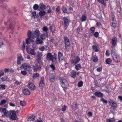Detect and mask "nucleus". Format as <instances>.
I'll list each match as a JSON object with an SVG mask.
<instances>
[{
  "mask_svg": "<svg viewBox=\"0 0 122 122\" xmlns=\"http://www.w3.org/2000/svg\"><path fill=\"white\" fill-rule=\"evenodd\" d=\"M58 58L59 60H62L63 59L62 54L60 51L58 52Z\"/></svg>",
  "mask_w": 122,
  "mask_h": 122,
  "instance_id": "aec40b11",
  "label": "nucleus"
},
{
  "mask_svg": "<svg viewBox=\"0 0 122 122\" xmlns=\"http://www.w3.org/2000/svg\"><path fill=\"white\" fill-rule=\"evenodd\" d=\"M6 102V100H3L1 101V102L0 103V105H2L5 104Z\"/></svg>",
  "mask_w": 122,
  "mask_h": 122,
  "instance_id": "58836bf2",
  "label": "nucleus"
},
{
  "mask_svg": "<svg viewBox=\"0 0 122 122\" xmlns=\"http://www.w3.org/2000/svg\"><path fill=\"white\" fill-rule=\"evenodd\" d=\"M39 8L40 9H39V10H44L46 9V6L45 5L42 3H40L39 5Z\"/></svg>",
  "mask_w": 122,
  "mask_h": 122,
  "instance_id": "a211bd4d",
  "label": "nucleus"
},
{
  "mask_svg": "<svg viewBox=\"0 0 122 122\" xmlns=\"http://www.w3.org/2000/svg\"><path fill=\"white\" fill-rule=\"evenodd\" d=\"M80 60V59L78 57H76L74 60H72L71 62L72 64H76Z\"/></svg>",
  "mask_w": 122,
  "mask_h": 122,
  "instance_id": "ddd939ff",
  "label": "nucleus"
},
{
  "mask_svg": "<svg viewBox=\"0 0 122 122\" xmlns=\"http://www.w3.org/2000/svg\"><path fill=\"white\" fill-rule=\"evenodd\" d=\"M99 33L97 32H96L94 34V36L96 37H97L98 36Z\"/></svg>",
  "mask_w": 122,
  "mask_h": 122,
  "instance_id": "4d7b16f0",
  "label": "nucleus"
},
{
  "mask_svg": "<svg viewBox=\"0 0 122 122\" xmlns=\"http://www.w3.org/2000/svg\"><path fill=\"white\" fill-rule=\"evenodd\" d=\"M50 66L52 70H53L55 69V67L53 65H49Z\"/></svg>",
  "mask_w": 122,
  "mask_h": 122,
  "instance_id": "8fccbe9b",
  "label": "nucleus"
},
{
  "mask_svg": "<svg viewBox=\"0 0 122 122\" xmlns=\"http://www.w3.org/2000/svg\"><path fill=\"white\" fill-rule=\"evenodd\" d=\"M4 71L5 72H7L8 71H9V69H8L5 68L4 70Z\"/></svg>",
  "mask_w": 122,
  "mask_h": 122,
  "instance_id": "0e129e2a",
  "label": "nucleus"
},
{
  "mask_svg": "<svg viewBox=\"0 0 122 122\" xmlns=\"http://www.w3.org/2000/svg\"><path fill=\"white\" fill-rule=\"evenodd\" d=\"M75 68L76 69L78 70L80 69L81 68V65L80 64H77Z\"/></svg>",
  "mask_w": 122,
  "mask_h": 122,
  "instance_id": "c85d7f7f",
  "label": "nucleus"
},
{
  "mask_svg": "<svg viewBox=\"0 0 122 122\" xmlns=\"http://www.w3.org/2000/svg\"><path fill=\"white\" fill-rule=\"evenodd\" d=\"M111 106L113 108H116L117 107V104L116 103L113 102L112 103V105Z\"/></svg>",
  "mask_w": 122,
  "mask_h": 122,
  "instance_id": "49530a36",
  "label": "nucleus"
},
{
  "mask_svg": "<svg viewBox=\"0 0 122 122\" xmlns=\"http://www.w3.org/2000/svg\"><path fill=\"white\" fill-rule=\"evenodd\" d=\"M101 100L103 102V103H104L106 104L107 103V101L106 100H105L103 98H102L101 99Z\"/></svg>",
  "mask_w": 122,
  "mask_h": 122,
  "instance_id": "09e8293b",
  "label": "nucleus"
},
{
  "mask_svg": "<svg viewBox=\"0 0 122 122\" xmlns=\"http://www.w3.org/2000/svg\"><path fill=\"white\" fill-rule=\"evenodd\" d=\"M21 73L22 75H25L26 74L27 72L25 71H22L21 72Z\"/></svg>",
  "mask_w": 122,
  "mask_h": 122,
  "instance_id": "603ef678",
  "label": "nucleus"
},
{
  "mask_svg": "<svg viewBox=\"0 0 122 122\" xmlns=\"http://www.w3.org/2000/svg\"><path fill=\"white\" fill-rule=\"evenodd\" d=\"M33 68L34 71L35 72H37L38 70H40L41 67L38 65L36 64L33 66Z\"/></svg>",
  "mask_w": 122,
  "mask_h": 122,
  "instance_id": "1a4fd4ad",
  "label": "nucleus"
},
{
  "mask_svg": "<svg viewBox=\"0 0 122 122\" xmlns=\"http://www.w3.org/2000/svg\"><path fill=\"white\" fill-rule=\"evenodd\" d=\"M42 30L43 31H47V30H48V29L47 28L45 27L44 26Z\"/></svg>",
  "mask_w": 122,
  "mask_h": 122,
  "instance_id": "6e6d98bb",
  "label": "nucleus"
},
{
  "mask_svg": "<svg viewBox=\"0 0 122 122\" xmlns=\"http://www.w3.org/2000/svg\"><path fill=\"white\" fill-rule=\"evenodd\" d=\"M64 23L65 24V29H66L67 28V26L69 25L68 22V20L67 19H65L64 20Z\"/></svg>",
  "mask_w": 122,
  "mask_h": 122,
  "instance_id": "dca6fc26",
  "label": "nucleus"
},
{
  "mask_svg": "<svg viewBox=\"0 0 122 122\" xmlns=\"http://www.w3.org/2000/svg\"><path fill=\"white\" fill-rule=\"evenodd\" d=\"M117 39L115 37H113L112 39V46L113 47L117 45Z\"/></svg>",
  "mask_w": 122,
  "mask_h": 122,
  "instance_id": "9d476101",
  "label": "nucleus"
},
{
  "mask_svg": "<svg viewBox=\"0 0 122 122\" xmlns=\"http://www.w3.org/2000/svg\"><path fill=\"white\" fill-rule=\"evenodd\" d=\"M76 72L73 71L71 73V76L73 78H75L76 76Z\"/></svg>",
  "mask_w": 122,
  "mask_h": 122,
  "instance_id": "393cba45",
  "label": "nucleus"
},
{
  "mask_svg": "<svg viewBox=\"0 0 122 122\" xmlns=\"http://www.w3.org/2000/svg\"><path fill=\"white\" fill-rule=\"evenodd\" d=\"M4 75V72L3 70H0V77L1 76H3Z\"/></svg>",
  "mask_w": 122,
  "mask_h": 122,
  "instance_id": "a18cd8bd",
  "label": "nucleus"
},
{
  "mask_svg": "<svg viewBox=\"0 0 122 122\" xmlns=\"http://www.w3.org/2000/svg\"><path fill=\"white\" fill-rule=\"evenodd\" d=\"M94 94L95 96L98 97H103V94L99 92H95Z\"/></svg>",
  "mask_w": 122,
  "mask_h": 122,
  "instance_id": "2eb2a0df",
  "label": "nucleus"
},
{
  "mask_svg": "<svg viewBox=\"0 0 122 122\" xmlns=\"http://www.w3.org/2000/svg\"><path fill=\"white\" fill-rule=\"evenodd\" d=\"M47 46H43L39 48V50L42 51H44V49H45L46 48H47Z\"/></svg>",
  "mask_w": 122,
  "mask_h": 122,
  "instance_id": "79ce46f5",
  "label": "nucleus"
},
{
  "mask_svg": "<svg viewBox=\"0 0 122 122\" xmlns=\"http://www.w3.org/2000/svg\"><path fill=\"white\" fill-rule=\"evenodd\" d=\"M43 43V41L42 40L40 39L37 38L36 39V43L38 44H41Z\"/></svg>",
  "mask_w": 122,
  "mask_h": 122,
  "instance_id": "a878e982",
  "label": "nucleus"
},
{
  "mask_svg": "<svg viewBox=\"0 0 122 122\" xmlns=\"http://www.w3.org/2000/svg\"><path fill=\"white\" fill-rule=\"evenodd\" d=\"M112 60L110 58H108L107 59L106 61V63L107 64H109L111 62Z\"/></svg>",
  "mask_w": 122,
  "mask_h": 122,
  "instance_id": "7c9ffc66",
  "label": "nucleus"
},
{
  "mask_svg": "<svg viewBox=\"0 0 122 122\" xmlns=\"http://www.w3.org/2000/svg\"><path fill=\"white\" fill-rule=\"evenodd\" d=\"M39 7V6L37 4H36L34 5L33 8L34 10H36L38 9Z\"/></svg>",
  "mask_w": 122,
  "mask_h": 122,
  "instance_id": "2f4dec72",
  "label": "nucleus"
},
{
  "mask_svg": "<svg viewBox=\"0 0 122 122\" xmlns=\"http://www.w3.org/2000/svg\"><path fill=\"white\" fill-rule=\"evenodd\" d=\"M35 116L34 115L30 116L28 118V121H34L35 119Z\"/></svg>",
  "mask_w": 122,
  "mask_h": 122,
  "instance_id": "412c9836",
  "label": "nucleus"
},
{
  "mask_svg": "<svg viewBox=\"0 0 122 122\" xmlns=\"http://www.w3.org/2000/svg\"><path fill=\"white\" fill-rule=\"evenodd\" d=\"M112 19L111 21V25L113 27H115L117 25V22L115 20V16L114 14H112Z\"/></svg>",
  "mask_w": 122,
  "mask_h": 122,
  "instance_id": "20e7f679",
  "label": "nucleus"
},
{
  "mask_svg": "<svg viewBox=\"0 0 122 122\" xmlns=\"http://www.w3.org/2000/svg\"><path fill=\"white\" fill-rule=\"evenodd\" d=\"M66 108V105H64L62 107V108L61 109V110L63 111H65Z\"/></svg>",
  "mask_w": 122,
  "mask_h": 122,
  "instance_id": "3c124183",
  "label": "nucleus"
},
{
  "mask_svg": "<svg viewBox=\"0 0 122 122\" xmlns=\"http://www.w3.org/2000/svg\"><path fill=\"white\" fill-rule=\"evenodd\" d=\"M52 62L54 64L56 63V58H55V56H54V57L52 60Z\"/></svg>",
  "mask_w": 122,
  "mask_h": 122,
  "instance_id": "ea45409f",
  "label": "nucleus"
},
{
  "mask_svg": "<svg viewBox=\"0 0 122 122\" xmlns=\"http://www.w3.org/2000/svg\"><path fill=\"white\" fill-rule=\"evenodd\" d=\"M17 63L18 65H20L21 64L20 61L23 60V58L21 55H19L17 56Z\"/></svg>",
  "mask_w": 122,
  "mask_h": 122,
  "instance_id": "9b49d317",
  "label": "nucleus"
},
{
  "mask_svg": "<svg viewBox=\"0 0 122 122\" xmlns=\"http://www.w3.org/2000/svg\"><path fill=\"white\" fill-rule=\"evenodd\" d=\"M10 106L12 107H14L15 106V105L14 104L11 102H10Z\"/></svg>",
  "mask_w": 122,
  "mask_h": 122,
  "instance_id": "69168bd1",
  "label": "nucleus"
},
{
  "mask_svg": "<svg viewBox=\"0 0 122 122\" xmlns=\"http://www.w3.org/2000/svg\"><path fill=\"white\" fill-rule=\"evenodd\" d=\"M113 60L116 62H118L120 61L119 56L117 54L112 56Z\"/></svg>",
  "mask_w": 122,
  "mask_h": 122,
  "instance_id": "39448f33",
  "label": "nucleus"
},
{
  "mask_svg": "<svg viewBox=\"0 0 122 122\" xmlns=\"http://www.w3.org/2000/svg\"><path fill=\"white\" fill-rule=\"evenodd\" d=\"M115 119L113 118H111L110 119H107V121L108 122H112L114 121Z\"/></svg>",
  "mask_w": 122,
  "mask_h": 122,
  "instance_id": "e433bc0d",
  "label": "nucleus"
},
{
  "mask_svg": "<svg viewBox=\"0 0 122 122\" xmlns=\"http://www.w3.org/2000/svg\"><path fill=\"white\" fill-rule=\"evenodd\" d=\"M16 112L14 111H11L8 112L7 115L12 120H16L17 118Z\"/></svg>",
  "mask_w": 122,
  "mask_h": 122,
  "instance_id": "f03ea898",
  "label": "nucleus"
},
{
  "mask_svg": "<svg viewBox=\"0 0 122 122\" xmlns=\"http://www.w3.org/2000/svg\"><path fill=\"white\" fill-rule=\"evenodd\" d=\"M86 20V17L85 15H83L82 16V17L81 19L82 21H85Z\"/></svg>",
  "mask_w": 122,
  "mask_h": 122,
  "instance_id": "4c0bfd02",
  "label": "nucleus"
},
{
  "mask_svg": "<svg viewBox=\"0 0 122 122\" xmlns=\"http://www.w3.org/2000/svg\"><path fill=\"white\" fill-rule=\"evenodd\" d=\"M95 28L94 27H92L90 28V30L93 33L94 31Z\"/></svg>",
  "mask_w": 122,
  "mask_h": 122,
  "instance_id": "5fc2aeb1",
  "label": "nucleus"
},
{
  "mask_svg": "<svg viewBox=\"0 0 122 122\" xmlns=\"http://www.w3.org/2000/svg\"><path fill=\"white\" fill-rule=\"evenodd\" d=\"M39 73H35L33 75V78H35L36 77H39Z\"/></svg>",
  "mask_w": 122,
  "mask_h": 122,
  "instance_id": "473e14b6",
  "label": "nucleus"
},
{
  "mask_svg": "<svg viewBox=\"0 0 122 122\" xmlns=\"http://www.w3.org/2000/svg\"><path fill=\"white\" fill-rule=\"evenodd\" d=\"M104 1V0H102L101 3L103 4L104 5H106V3Z\"/></svg>",
  "mask_w": 122,
  "mask_h": 122,
  "instance_id": "680f3d73",
  "label": "nucleus"
},
{
  "mask_svg": "<svg viewBox=\"0 0 122 122\" xmlns=\"http://www.w3.org/2000/svg\"><path fill=\"white\" fill-rule=\"evenodd\" d=\"M61 85L62 86H64V85H67V83L66 80L64 79H63L61 80Z\"/></svg>",
  "mask_w": 122,
  "mask_h": 122,
  "instance_id": "f3484780",
  "label": "nucleus"
},
{
  "mask_svg": "<svg viewBox=\"0 0 122 122\" xmlns=\"http://www.w3.org/2000/svg\"><path fill=\"white\" fill-rule=\"evenodd\" d=\"M42 53H39L38 54L37 56L36 57L37 58V60L38 61H40L41 59V57L42 56Z\"/></svg>",
  "mask_w": 122,
  "mask_h": 122,
  "instance_id": "4be33fe9",
  "label": "nucleus"
},
{
  "mask_svg": "<svg viewBox=\"0 0 122 122\" xmlns=\"http://www.w3.org/2000/svg\"><path fill=\"white\" fill-rule=\"evenodd\" d=\"M23 93L26 95H29L30 94V91L27 89H24L23 91Z\"/></svg>",
  "mask_w": 122,
  "mask_h": 122,
  "instance_id": "4468645a",
  "label": "nucleus"
},
{
  "mask_svg": "<svg viewBox=\"0 0 122 122\" xmlns=\"http://www.w3.org/2000/svg\"><path fill=\"white\" fill-rule=\"evenodd\" d=\"M2 81H5L8 79V77L7 76H4L1 78Z\"/></svg>",
  "mask_w": 122,
  "mask_h": 122,
  "instance_id": "a19ab883",
  "label": "nucleus"
},
{
  "mask_svg": "<svg viewBox=\"0 0 122 122\" xmlns=\"http://www.w3.org/2000/svg\"><path fill=\"white\" fill-rule=\"evenodd\" d=\"M53 56L50 53H48L46 55V58L47 60H51Z\"/></svg>",
  "mask_w": 122,
  "mask_h": 122,
  "instance_id": "6ab92c4d",
  "label": "nucleus"
},
{
  "mask_svg": "<svg viewBox=\"0 0 122 122\" xmlns=\"http://www.w3.org/2000/svg\"><path fill=\"white\" fill-rule=\"evenodd\" d=\"M28 87L32 90H35L36 89V87L34 84L32 83H29L27 85Z\"/></svg>",
  "mask_w": 122,
  "mask_h": 122,
  "instance_id": "0eeeda50",
  "label": "nucleus"
},
{
  "mask_svg": "<svg viewBox=\"0 0 122 122\" xmlns=\"http://www.w3.org/2000/svg\"><path fill=\"white\" fill-rule=\"evenodd\" d=\"M5 87L4 85H0V89H4L5 88Z\"/></svg>",
  "mask_w": 122,
  "mask_h": 122,
  "instance_id": "de8ad7c7",
  "label": "nucleus"
},
{
  "mask_svg": "<svg viewBox=\"0 0 122 122\" xmlns=\"http://www.w3.org/2000/svg\"><path fill=\"white\" fill-rule=\"evenodd\" d=\"M28 53L32 55H35L36 53L34 50L33 49H31L29 52H28Z\"/></svg>",
  "mask_w": 122,
  "mask_h": 122,
  "instance_id": "b1692460",
  "label": "nucleus"
},
{
  "mask_svg": "<svg viewBox=\"0 0 122 122\" xmlns=\"http://www.w3.org/2000/svg\"><path fill=\"white\" fill-rule=\"evenodd\" d=\"M111 54L112 56L117 54L116 52V50L114 48H113L112 50Z\"/></svg>",
  "mask_w": 122,
  "mask_h": 122,
  "instance_id": "f704fd0d",
  "label": "nucleus"
},
{
  "mask_svg": "<svg viewBox=\"0 0 122 122\" xmlns=\"http://www.w3.org/2000/svg\"><path fill=\"white\" fill-rule=\"evenodd\" d=\"M77 105V103H73V105L72 106L74 107H76Z\"/></svg>",
  "mask_w": 122,
  "mask_h": 122,
  "instance_id": "338daca9",
  "label": "nucleus"
},
{
  "mask_svg": "<svg viewBox=\"0 0 122 122\" xmlns=\"http://www.w3.org/2000/svg\"><path fill=\"white\" fill-rule=\"evenodd\" d=\"M56 10L57 13L59 14L60 12V8L59 6H57Z\"/></svg>",
  "mask_w": 122,
  "mask_h": 122,
  "instance_id": "37998d69",
  "label": "nucleus"
},
{
  "mask_svg": "<svg viewBox=\"0 0 122 122\" xmlns=\"http://www.w3.org/2000/svg\"><path fill=\"white\" fill-rule=\"evenodd\" d=\"M28 38L26 39V43L27 45L30 44V41L31 42H34L33 40L31 39H34L35 38L37 37L40 35L39 31L38 29H36L33 33L31 32L30 30H28L27 33Z\"/></svg>",
  "mask_w": 122,
  "mask_h": 122,
  "instance_id": "f257e3e1",
  "label": "nucleus"
},
{
  "mask_svg": "<svg viewBox=\"0 0 122 122\" xmlns=\"http://www.w3.org/2000/svg\"><path fill=\"white\" fill-rule=\"evenodd\" d=\"M2 111L4 113L5 115H7L8 112L7 111V110H6V108H3L2 109Z\"/></svg>",
  "mask_w": 122,
  "mask_h": 122,
  "instance_id": "bb28decb",
  "label": "nucleus"
},
{
  "mask_svg": "<svg viewBox=\"0 0 122 122\" xmlns=\"http://www.w3.org/2000/svg\"><path fill=\"white\" fill-rule=\"evenodd\" d=\"M61 9L64 13H66L67 12V8L64 6H63L62 7Z\"/></svg>",
  "mask_w": 122,
  "mask_h": 122,
  "instance_id": "cd10ccee",
  "label": "nucleus"
},
{
  "mask_svg": "<svg viewBox=\"0 0 122 122\" xmlns=\"http://www.w3.org/2000/svg\"><path fill=\"white\" fill-rule=\"evenodd\" d=\"M49 79L50 82H53L55 81V76L53 74H50L49 75Z\"/></svg>",
  "mask_w": 122,
  "mask_h": 122,
  "instance_id": "f8f14e48",
  "label": "nucleus"
},
{
  "mask_svg": "<svg viewBox=\"0 0 122 122\" xmlns=\"http://www.w3.org/2000/svg\"><path fill=\"white\" fill-rule=\"evenodd\" d=\"M47 7H49V10L47 11V12L48 13H50L51 11V8L50 6H47Z\"/></svg>",
  "mask_w": 122,
  "mask_h": 122,
  "instance_id": "13d9d810",
  "label": "nucleus"
},
{
  "mask_svg": "<svg viewBox=\"0 0 122 122\" xmlns=\"http://www.w3.org/2000/svg\"><path fill=\"white\" fill-rule=\"evenodd\" d=\"M44 36H45V34H43L41 35V38L43 40V38Z\"/></svg>",
  "mask_w": 122,
  "mask_h": 122,
  "instance_id": "e2e57ef3",
  "label": "nucleus"
},
{
  "mask_svg": "<svg viewBox=\"0 0 122 122\" xmlns=\"http://www.w3.org/2000/svg\"><path fill=\"white\" fill-rule=\"evenodd\" d=\"M89 115L90 116H92V113L91 112H89L88 113Z\"/></svg>",
  "mask_w": 122,
  "mask_h": 122,
  "instance_id": "774afa93",
  "label": "nucleus"
},
{
  "mask_svg": "<svg viewBox=\"0 0 122 122\" xmlns=\"http://www.w3.org/2000/svg\"><path fill=\"white\" fill-rule=\"evenodd\" d=\"M92 59L93 61L95 62H97L98 61V59L97 58L96 56H95L92 57Z\"/></svg>",
  "mask_w": 122,
  "mask_h": 122,
  "instance_id": "c756f323",
  "label": "nucleus"
},
{
  "mask_svg": "<svg viewBox=\"0 0 122 122\" xmlns=\"http://www.w3.org/2000/svg\"><path fill=\"white\" fill-rule=\"evenodd\" d=\"M26 71H29V73L31 74L32 73V71L31 70V69H30V70H29V69H27V70H26Z\"/></svg>",
  "mask_w": 122,
  "mask_h": 122,
  "instance_id": "052dcab7",
  "label": "nucleus"
},
{
  "mask_svg": "<svg viewBox=\"0 0 122 122\" xmlns=\"http://www.w3.org/2000/svg\"><path fill=\"white\" fill-rule=\"evenodd\" d=\"M102 70V68L101 67H99L97 68V71H99V72L101 71Z\"/></svg>",
  "mask_w": 122,
  "mask_h": 122,
  "instance_id": "bf43d9fd",
  "label": "nucleus"
},
{
  "mask_svg": "<svg viewBox=\"0 0 122 122\" xmlns=\"http://www.w3.org/2000/svg\"><path fill=\"white\" fill-rule=\"evenodd\" d=\"M21 66L24 70H27V68L29 70H30V69L31 68V67L30 66H29L26 63L23 64L21 65Z\"/></svg>",
  "mask_w": 122,
  "mask_h": 122,
  "instance_id": "6e6552de",
  "label": "nucleus"
},
{
  "mask_svg": "<svg viewBox=\"0 0 122 122\" xmlns=\"http://www.w3.org/2000/svg\"><path fill=\"white\" fill-rule=\"evenodd\" d=\"M83 84V82L81 81H80L78 82V86L79 87H80L82 86Z\"/></svg>",
  "mask_w": 122,
  "mask_h": 122,
  "instance_id": "c03bdc74",
  "label": "nucleus"
},
{
  "mask_svg": "<svg viewBox=\"0 0 122 122\" xmlns=\"http://www.w3.org/2000/svg\"><path fill=\"white\" fill-rule=\"evenodd\" d=\"M92 48H93L94 50L96 52H97L99 51L97 46L96 45L93 46H92Z\"/></svg>",
  "mask_w": 122,
  "mask_h": 122,
  "instance_id": "72a5a7b5",
  "label": "nucleus"
},
{
  "mask_svg": "<svg viewBox=\"0 0 122 122\" xmlns=\"http://www.w3.org/2000/svg\"><path fill=\"white\" fill-rule=\"evenodd\" d=\"M44 77H42L39 83L40 87L41 89H42L45 86V84L44 83Z\"/></svg>",
  "mask_w": 122,
  "mask_h": 122,
  "instance_id": "423d86ee",
  "label": "nucleus"
},
{
  "mask_svg": "<svg viewBox=\"0 0 122 122\" xmlns=\"http://www.w3.org/2000/svg\"><path fill=\"white\" fill-rule=\"evenodd\" d=\"M46 13V12L44 10H42L40 11L39 15L40 16H44Z\"/></svg>",
  "mask_w": 122,
  "mask_h": 122,
  "instance_id": "5701e85b",
  "label": "nucleus"
},
{
  "mask_svg": "<svg viewBox=\"0 0 122 122\" xmlns=\"http://www.w3.org/2000/svg\"><path fill=\"white\" fill-rule=\"evenodd\" d=\"M20 105L22 106H24L26 105V102L24 101H20Z\"/></svg>",
  "mask_w": 122,
  "mask_h": 122,
  "instance_id": "c9c22d12",
  "label": "nucleus"
},
{
  "mask_svg": "<svg viewBox=\"0 0 122 122\" xmlns=\"http://www.w3.org/2000/svg\"><path fill=\"white\" fill-rule=\"evenodd\" d=\"M65 43V46L66 50L67 51H68L69 49V46L70 45V42L69 39L67 38V37L66 36H64Z\"/></svg>",
  "mask_w": 122,
  "mask_h": 122,
  "instance_id": "7ed1b4c3",
  "label": "nucleus"
},
{
  "mask_svg": "<svg viewBox=\"0 0 122 122\" xmlns=\"http://www.w3.org/2000/svg\"><path fill=\"white\" fill-rule=\"evenodd\" d=\"M32 16L33 17L35 18L36 15V12L35 11H34L32 13Z\"/></svg>",
  "mask_w": 122,
  "mask_h": 122,
  "instance_id": "864d4df0",
  "label": "nucleus"
}]
</instances>
